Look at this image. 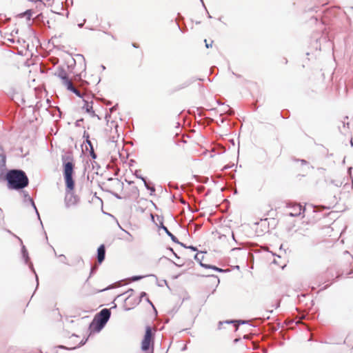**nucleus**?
Listing matches in <instances>:
<instances>
[{"label": "nucleus", "mask_w": 353, "mask_h": 353, "mask_svg": "<svg viewBox=\"0 0 353 353\" xmlns=\"http://www.w3.org/2000/svg\"><path fill=\"white\" fill-rule=\"evenodd\" d=\"M8 186L10 189L19 190L28 185V179L22 170H12L6 174Z\"/></svg>", "instance_id": "nucleus-1"}, {"label": "nucleus", "mask_w": 353, "mask_h": 353, "mask_svg": "<svg viewBox=\"0 0 353 353\" xmlns=\"http://www.w3.org/2000/svg\"><path fill=\"white\" fill-rule=\"evenodd\" d=\"M74 163L72 158H63V172L66 191L72 192L74 190L75 183L73 179Z\"/></svg>", "instance_id": "nucleus-2"}, {"label": "nucleus", "mask_w": 353, "mask_h": 353, "mask_svg": "<svg viewBox=\"0 0 353 353\" xmlns=\"http://www.w3.org/2000/svg\"><path fill=\"white\" fill-rule=\"evenodd\" d=\"M110 316V312L108 309H103L97 314L90 325L91 332H99L108 322Z\"/></svg>", "instance_id": "nucleus-3"}, {"label": "nucleus", "mask_w": 353, "mask_h": 353, "mask_svg": "<svg viewBox=\"0 0 353 353\" xmlns=\"http://www.w3.org/2000/svg\"><path fill=\"white\" fill-rule=\"evenodd\" d=\"M110 316V312L108 309H103L97 314L90 325L91 332H99L108 322Z\"/></svg>", "instance_id": "nucleus-4"}, {"label": "nucleus", "mask_w": 353, "mask_h": 353, "mask_svg": "<svg viewBox=\"0 0 353 353\" xmlns=\"http://www.w3.org/2000/svg\"><path fill=\"white\" fill-rule=\"evenodd\" d=\"M154 345V333L152 331V328L150 326H147L145 328V333L141 341V350L143 351H147L150 347L153 350Z\"/></svg>", "instance_id": "nucleus-5"}, {"label": "nucleus", "mask_w": 353, "mask_h": 353, "mask_svg": "<svg viewBox=\"0 0 353 353\" xmlns=\"http://www.w3.org/2000/svg\"><path fill=\"white\" fill-rule=\"evenodd\" d=\"M59 78L61 80V83L65 85L69 90L75 93L77 96H80V92L73 86L71 80L69 79L66 72L61 70L58 74Z\"/></svg>", "instance_id": "nucleus-6"}, {"label": "nucleus", "mask_w": 353, "mask_h": 353, "mask_svg": "<svg viewBox=\"0 0 353 353\" xmlns=\"http://www.w3.org/2000/svg\"><path fill=\"white\" fill-rule=\"evenodd\" d=\"M290 208V211L288 212V214L290 216H298L301 215L303 210L302 206L298 203L292 204Z\"/></svg>", "instance_id": "nucleus-7"}, {"label": "nucleus", "mask_w": 353, "mask_h": 353, "mask_svg": "<svg viewBox=\"0 0 353 353\" xmlns=\"http://www.w3.org/2000/svg\"><path fill=\"white\" fill-rule=\"evenodd\" d=\"M105 255V248L104 245H101L97 250V261L99 263H101Z\"/></svg>", "instance_id": "nucleus-8"}, {"label": "nucleus", "mask_w": 353, "mask_h": 353, "mask_svg": "<svg viewBox=\"0 0 353 353\" xmlns=\"http://www.w3.org/2000/svg\"><path fill=\"white\" fill-rule=\"evenodd\" d=\"M110 288V286H105V285L99 286L98 288H95L92 289V290L90 292V294H97V293H99V292L107 290H108Z\"/></svg>", "instance_id": "nucleus-9"}, {"label": "nucleus", "mask_w": 353, "mask_h": 353, "mask_svg": "<svg viewBox=\"0 0 353 353\" xmlns=\"http://www.w3.org/2000/svg\"><path fill=\"white\" fill-rule=\"evenodd\" d=\"M83 108L85 109L86 112L90 113L91 115H92V116L94 115V112L93 108H92V102L89 103V102L85 101Z\"/></svg>", "instance_id": "nucleus-10"}, {"label": "nucleus", "mask_w": 353, "mask_h": 353, "mask_svg": "<svg viewBox=\"0 0 353 353\" xmlns=\"http://www.w3.org/2000/svg\"><path fill=\"white\" fill-rule=\"evenodd\" d=\"M20 49L19 48H17V51L19 54L24 55V56H29L28 53V47L29 46H20Z\"/></svg>", "instance_id": "nucleus-11"}, {"label": "nucleus", "mask_w": 353, "mask_h": 353, "mask_svg": "<svg viewBox=\"0 0 353 353\" xmlns=\"http://www.w3.org/2000/svg\"><path fill=\"white\" fill-rule=\"evenodd\" d=\"M5 225V215L3 210L0 208V228Z\"/></svg>", "instance_id": "nucleus-12"}, {"label": "nucleus", "mask_w": 353, "mask_h": 353, "mask_svg": "<svg viewBox=\"0 0 353 353\" xmlns=\"http://www.w3.org/2000/svg\"><path fill=\"white\" fill-rule=\"evenodd\" d=\"M87 142L89 144V145L90 146V156L92 157V159H95L97 155L94 153V151L93 147L92 145V143H91L90 141H87Z\"/></svg>", "instance_id": "nucleus-13"}, {"label": "nucleus", "mask_w": 353, "mask_h": 353, "mask_svg": "<svg viewBox=\"0 0 353 353\" xmlns=\"http://www.w3.org/2000/svg\"><path fill=\"white\" fill-rule=\"evenodd\" d=\"M22 15H23V16H26V17H27V18H28V19H30V17H32V10H26L25 12H23V13L22 14Z\"/></svg>", "instance_id": "nucleus-14"}, {"label": "nucleus", "mask_w": 353, "mask_h": 353, "mask_svg": "<svg viewBox=\"0 0 353 353\" xmlns=\"http://www.w3.org/2000/svg\"><path fill=\"white\" fill-rule=\"evenodd\" d=\"M169 236L171 237L172 240L174 242H177V239L174 235H173L172 233H169Z\"/></svg>", "instance_id": "nucleus-15"}, {"label": "nucleus", "mask_w": 353, "mask_h": 353, "mask_svg": "<svg viewBox=\"0 0 353 353\" xmlns=\"http://www.w3.org/2000/svg\"><path fill=\"white\" fill-rule=\"evenodd\" d=\"M227 108H228V110L225 111V113H228V114H232L234 113V111L232 110L228 106Z\"/></svg>", "instance_id": "nucleus-16"}, {"label": "nucleus", "mask_w": 353, "mask_h": 353, "mask_svg": "<svg viewBox=\"0 0 353 353\" xmlns=\"http://www.w3.org/2000/svg\"><path fill=\"white\" fill-rule=\"evenodd\" d=\"M163 228H164L165 231L166 232V233H167L168 235H169V233H171V232H170L167 229V228L163 227Z\"/></svg>", "instance_id": "nucleus-17"}, {"label": "nucleus", "mask_w": 353, "mask_h": 353, "mask_svg": "<svg viewBox=\"0 0 353 353\" xmlns=\"http://www.w3.org/2000/svg\"><path fill=\"white\" fill-rule=\"evenodd\" d=\"M189 248H190V249H191V250H194V251H196V248H194V247H192V246H190V247H189Z\"/></svg>", "instance_id": "nucleus-18"}, {"label": "nucleus", "mask_w": 353, "mask_h": 353, "mask_svg": "<svg viewBox=\"0 0 353 353\" xmlns=\"http://www.w3.org/2000/svg\"><path fill=\"white\" fill-rule=\"evenodd\" d=\"M145 295H146L145 292H142V293L141 294V298L143 297V296H145Z\"/></svg>", "instance_id": "nucleus-19"}, {"label": "nucleus", "mask_w": 353, "mask_h": 353, "mask_svg": "<svg viewBox=\"0 0 353 353\" xmlns=\"http://www.w3.org/2000/svg\"><path fill=\"white\" fill-rule=\"evenodd\" d=\"M176 265H179V266H181V265H183V263H176Z\"/></svg>", "instance_id": "nucleus-20"}, {"label": "nucleus", "mask_w": 353, "mask_h": 353, "mask_svg": "<svg viewBox=\"0 0 353 353\" xmlns=\"http://www.w3.org/2000/svg\"><path fill=\"white\" fill-rule=\"evenodd\" d=\"M236 322H237V321H231V322H230V321H226V323H236Z\"/></svg>", "instance_id": "nucleus-21"}, {"label": "nucleus", "mask_w": 353, "mask_h": 353, "mask_svg": "<svg viewBox=\"0 0 353 353\" xmlns=\"http://www.w3.org/2000/svg\"><path fill=\"white\" fill-rule=\"evenodd\" d=\"M204 42L205 43V44H208V43H208V41H207V39H204Z\"/></svg>", "instance_id": "nucleus-22"}, {"label": "nucleus", "mask_w": 353, "mask_h": 353, "mask_svg": "<svg viewBox=\"0 0 353 353\" xmlns=\"http://www.w3.org/2000/svg\"><path fill=\"white\" fill-rule=\"evenodd\" d=\"M51 41H52V43L54 42V41H53V38L50 39V40L49 41V42H51Z\"/></svg>", "instance_id": "nucleus-23"}, {"label": "nucleus", "mask_w": 353, "mask_h": 353, "mask_svg": "<svg viewBox=\"0 0 353 353\" xmlns=\"http://www.w3.org/2000/svg\"><path fill=\"white\" fill-rule=\"evenodd\" d=\"M95 268V267H93L91 270V273L93 272L94 269Z\"/></svg>", "instance_id": "nucleus-24"}, {"label": "nucleus", "mask_w": 353, "mask_h": 353, "mask_svg": "<svg viewBox=\"0 0 353 353\" xmlns=\"http://www.w3.org/2000/svg\"><path fill=\"white\" fill-rule=\"evenodd\" d=\"M225 111H227L226 108H224V110H223V112H225Z\"/></svg>", "instance_id": "nucleus-25"}]
</instances>
